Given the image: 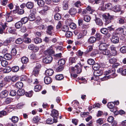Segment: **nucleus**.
I'll return each instance as SVG.
<instances>
[{
    "mask_svg": "<svg viewBox=\"0 0 126 126\" xmlns=\"http://www.w3.org/2000/svg\"><path fill=\"white\" fill-rule=\"evenodd\" d=\"M28 20V19L27 17H25L21 19V22L23 24H25L27 22Z\"/></svg>",
    "mask_w": 126,
    "mask_h": 126,
    "instance_id": "nucleus-50",
    "label": "nucleus"
},
{
    "mask_svg": "<svg viewBox=\"0 0 126 126\" xmlns=\"http://www.w3.org/2000/svg\"><path fill=\"white\" fill-rule=\"evenodd\" d=\"M32 93L33 91H31L28 92H26L25 93V95L27 96L30 97L32 96Z\"/></svg>",
    "mask_w": 126,
    "mask_h": 126,
    "instance_id": "nucleus-52",
    "label": "nucleus"
},
{
    "mask_svg": "<svg viewBox=\"0 0 126 126\" xmlns=\"http://www.w3.org/2000/svg\"><path fill=\"white\" fill-rule=\"evenodd\" d=\"M51 115L52 117H56L58 116V111L55 110L53 109L52 111Z\"/></svg>",
    "mask_w": 126,
    "mask_h": 126,
    "instance_id": "nucleus-22",
    "label": "nucleus"
},
{
    "mask_svg": "<svg viewBox=\"0 0 126 126\" xmlns=\"http://www.w3.org/2000/svg\"><path fill=\"white\" fill-rule=\"evenodd\" d=\"M70 28L72 29H74L76 28V25L74 23H72L69 25Z\"/></svg>",
    "mask_w": 126,
    "mask_h": 126,
    "instance_id": "nucleus-62",
    "label": "nucleus"
},
{
    "mask_svg": "<svg viewBox=\"0 0 126 126\" xmlns=\"http://www.w3.org/2000/svg\"><path fill=\"white\" fill-rule=\"evenodd\" d=\"M100 67L99 65L97 63H96L94 64L92 66V68L94 70H97Z\"/></svg>",
    "mask_w": 126,
    "mask_h": 126,
    "instance_id": "nucleus-43",
    "label": "nucleus"
},
{
    "mask_svg": "<svg viewBox=\"0 0 126 126\" xmlns=\"http://www.w3.org/2000/svg\"><path fill=\"white\" fill-rule=\"evenodd\" d=\"M37 3L38 5L42 7L44 5L45 2L43 0H38L37 2Z\"/></svg>",
    "mask_w": 126,
    "mask_h": 126,
    "instance_id": "nucleus-32",
    "label": "nucleus"
},
{
    "mask_svg": "<svg viewBox=\"0 0 126 126\" xmlns=\"http://www.w3.org/2000/svg\"><path fill=\"white\" fill-rule=\"evenodd\" d=\"M4 79L5 81L10 82L11 80V77L10 76H6L5 78Z\"/></svg>",
    "mask_w": 126,
    "mask_h": 126,
    "instance_id": "nucleus-58",
    "label": "nucleus"
},
{
    "mask_svg": "<svg viewBox=\"0 0 126 126\" xmlns=\"http://www.w3.org/2000/svg\"><path fill=\"white\" fill-rule=\"evenodd\" d=\"M95 21L97 25L100 26H102L103 25V23L102 20L101 19L99 18H96Z\"/></svg>",
    "mask_w": 126,
    "mask_h": 126,
    "instance_id": "nucleus-21",
    "label": "nucleus"
},
{
    "mask_svg": "<svg viewBox=\"0 0 126 126\" xmlns=\"http://www.w3.org/2000/svg\"><path fill=\"white\" fill-rule=\"evenodd\" d=\"M77 11L76 9L74 8H71L68 11L69 13L72 16H75L76 14Z\"/></svg>",
    "mask_w": 126,
    "mask_h": 126,
    "instance_id": "nucleus-10",
    "label": "nucleus"
},
{
    "mask_svg": "<svg viewBox=\"0 0 126 126\" xmlns=\"http://www.w3.org/2000/svg\"><path fill=\"white\" fill-rule=\"evenodd\" d=\"M87 33L86 31L85 30H83L80 32L78 36V38L80 39L83 37Z\"/></svg>",
    "mask_w": 126,
    "mask_h": 126,
    "instance_id": "nucleus-15",
    "label": "nucleus"
},
{
    "mask_svg": "<svg viewBox=\"0 0 126 126\" xmlns=\"http://www.w3.org/2000/svg\"><path fill=\"white\" fill-rule=\"evenodd\" d=\"M65 62V60L63 59H61L58 62V63L59 65L60 66H62L64 65Z\"/></svg>",
    "mask_w": 126,
    "mask_h": 126,
    "instance_id": "nucleus-38",
    "label": "nucleus"
},
{
    "mask_svg": "<svg viewBox=\"0 0 126 126\" xmlns=\"http://www.w3.org/2000/svg\"><path fill=\"white\" fill-rule=\"evenodd\" d=\"M33 6V3L31 2H29L26 4V6L28 9L32 8Z\"/></svg>",
    "mask_w": 126,
    "mask_h": 126,
    "instance_id": "nucleus-28",
    "label": "nucleus"
},
{
    "mask_svg": "<svg viewBox=\"0 0 126 126\" xmlns=\"http://www.w3.org/2000/svg\"><path fill=\"white\" fill-rule=\"evenodd\" d=\"M9 44L13 43L15 41V39L14 37H10L7 39Z\"/></svg>",
    "mask_w": 126,
    "mask_h": 126,
    "instance_id": "nucleus-51",
    "label": "nucleus"
},
{
    "mask_svg": "<svg viewBox=\"0 0 126 126\" xmlns=\"http://www.w3.org/2000/svg\"><path fill=\"white\" fill-rule=\"evenodd\" d=\"M1 64L2 66L5 67L8 65V62L6 60H3L1 61Z\"/></svg>",
    "mask_w": 126,
    "mask_h": 126,
    "instance_id": "nucleus-46",
    "label": "nucleus"
},
{
    "mask_svg": "<svg viewBox=\"0 0 126 126\" xmlns=\"http://www.w3.org/2000/svg\"><path fill=\"white\" fill-rule=\"evenodd\" d=\"M3 57L5 59L7 60H10L12 58V56L9 53L5 54L3 56Z\"/></svg>",
    "mask_w": 126,
    "mask_h": 126,
    "instance_id": "nucleus-26",
    "label": "nucleus"
},
{
    "mask_svg": "<svg viewBox=\"0 0 126 126\" xmlns=\"http://www.w3.org/2000/svg\"><path fill=\"white\" fill-rule=\"evenodd\" d=\"M54 51L52 50V47H50L49 49H48L44 52L45 54L49 55H52L54 54Z\"/></svg>",
    "mask_w": 126,
    "mask_h": 126,
    "instance_id": "nucleus-8",
    "label": "nucleus"
},
{
    "mask_svg": "<svg viewBox=\"0 0 126 126\" xmlns=\"http://www.w3.org/2000/svg\"><path fill=\"white\" fill-rule=\"evenodd\" d=\"M68 1L67 0H64L63 3V8L64 10H66L68 9Z\"/></svg>",
    "mask_w": 126,
    "mask_h": 126,
    "instance_id": "nucleus-20",
    "label": "nucleus"
},
{
    "mask_svg": "<svg viewBox=\"0 0 126 126\" xmlns=\"http://www.w3.org/2000/svg\"><path fill=\"white\" fill-rule=\"evenodd\" d=\"M19 69V67L17 66H15L12 68V70L14 72L18 71Z\"/></svg>",
    "mask_w": 126,
    "mask_h": 126,
    "instance_id": "nucleus-42",
    "label": "nucleus"
},
{
    "mask_svg": "<svg viewBox=\"0 0 126 126\" xmlns=\"http://www.w3.org/2000/svg\"><path fill=\"white\" fill-rule=\"evenodd\" d=\"M112 10L115 12L119 11L121 10L120 6L118 5H116L112 9Z\"/></svg>",
    "mask_w": 126,
    "mask_h": 126,
    "instance_id": "nucleus-23",
    "label": "nucleus"
},
{
    "mask_svg": "<svg viewBox=\"0 0 126 126\" xmlns=\"http://www.w3.org/2000/svg\"><path fill=\"white\" fill-rule=\"evenodd\" d=\"M53 27L51 25L48 26L47 30V33L50 35H53L54 34Z\"/></svg>",
    "mask_w": 126,
    "mask_h": 126,
    "instance_id": "nucleus-5",
    "label": "nucleus"
},
{
    "mask_svg": "<svg viewBox=\"0 0 126 126\" xmlns=\"http://www.w3.org/2000/svg\"><path fill=\"white\" fill-rule=\"evenodd\" d=\"M111 41L112 42L114 43H116L119 41V39L116 34L113 35Z\"/></svg>",
    "mask_w": 126,
    "mask_h": 126,
    "instance_id": "nucleus-11",
    "label": "nucleus"
},
{
    "mask_svg": "<svg viewBox=\"0 0 126 126\" xmlns=\"http://www.w3.org/2000/svg\"><path fill=\"white\" fill-rule=\"evenodd\" d=\"M6 21L9 22L13 20V18L11 16L10 13H7L6 15Z\"/></svg>",
    "mask_w": 126,
    "mask_h": 126,
    "instance_id": "nucleus-17",
    "label": "nucleus"
},
{
    "mask_svg": "<svg viewBox=\"0 0 126 126\" xmlns=\"http://www.w3.org/2000/svg\"><path fill=\"white\" fill-rule=\"evenodd\" d=\"M77 58L74 57H70L69 59V62L70 63L72 64L73 63H75L76 62Z\"/></svg>",
    "mask_w": 126,
    "mask_h": 126,
    "instance_id": "nucleus-35",
    "label": "nucleus"
},
{
    "mask_svg": "<svg viewBox=\"0 0 126 126\" xmlns=\"http://www.w3.org/2000/svg\"><path fill=\"white\" fill-rule=\"evenodd\" d=\"M102 71H100L99 70H95L94 72V77H96V76H99L102 74Z\"/></svg>",
    "mask_w": 126,
    "mask_h": 126,
    "instance_id": "nucleus-19",
    "label": "nucleus"
},
{
    "mask_svg": "<svg viewBox=\"0 0 126 126\" xmlns=\"http://www.w3.org/2000/svg\"><path fill=\"white\" fill-rule=\"evenodd\" d=\"M50 9V7L47 6H44L43 8V9L39 12V13L43 15H46L47 13V11Z\"/></svg>",
    "mask_w": 126,
    "mask_h": 126,
    "instance_id": "nucleus-3",
    "label": "nucleus"
},
{
    "mask_svg": "<svg viewBox=\"0 0 126 126\" xmlns=\"http://www.w3.org/2000/svg\"><path fill=\"white\" fill-rule=\"evenodd\" d=\"M95 62L93 59H88L87 61V63L88 64L90 65H93L94 63Z\"/></svg>",
    "mask_w": 126,
    "mask_h": 126,
    "instance_id": "nucleus-48",
    "label": "nucleus"
},
{
    "mask_svg": "<svg viewBox=\"0 0 126 126\" xmlns=\"http://www.w3.org/2000/svg\"><path fill=\"white\" fill-rule=\"evenodd\" d=\"M102 52L103 54L107 55L109 58L110 57V50L106 49L105 50L103 51Z\"/></svg>",
    "mask_w": 126,
    "mask_h": 126,
    "instance_id": "nucleus-31",
    "label": "nucleus"
},
{
    "mask_svg": "<svg viewBox=\"0 0 126 126\" xmlns=\"http://www.w3.org/2000/svg\"><path fill=\"white\" fill-rule=\"evenodd\" d=\"M79 65H76L74 67L71 68V70L72 72L76 73L77 74L80 73L81 71L82 65L80 63H78Z\"/></svg>",
    "mask_w": 126,
    "mask_h": 126,
    "instance_id": "nucleus-2",
    "label": "nucleus"
},
{
    "mask_svg": "<svg viewBox=\"0 0 126 126\" xmlns=\"http://www.w3.org/2000/svg\"><path fill=\"white\" fill-rule=\"evenodd\" d=\"M63 23V22L61 21H59L56 26L57 29H59L61 27Z\"/></svg>",
    "mask_w": 126,
    "mask_h": 126,
    "instance_id": "nucleus-55",
    "label": "nucleus"
},
{
    "mask_svg": "<svg viewBox=\"0 0 126 126\" xmlns=\"http://www.w3.org/2000/svg\"><path fill=\"white\" fill-rule=\"evenodd\" d=\"M41 86L40 85H37L35 86L34 88V90L36 92L39 91L41 89Z\"/></svg>",
    "mask_w": 126,
    "mask_h": 126,
    "instance_id": "nucleus-41",
    "label": "nucleus"
},
{
    "mask_svg": "<svg viewBox=\"0 0 126 126\" xmlns=\"http://www.w3.org/2000/svg\"><path fill=\"white\" fill-rule=\"evenodd\" d=\"M28 59L26 57H23L21 59V62L23 63H27L28 62Z\"/></svg>",
    "mask_w": 126,
    "mask_h": 126,
    "instance_id": "nucleus-34",
    "label": "nucleus"
},
{
    "mask_svg": "<svg viewBox=\"0 0 126 126\" xmlns=\"http://www.w3.org/2000/svg\"><path fill=\"white\" fill-rule=\"evenodd\" d=\"M11 70L12 69L11 67L9 66H8L4 69L3 71L5 73H8L10 72Z\"/></svg>",
    "mask_w": 126,
    "mask_h": 126,
    "instance_id": "nucleus-40",
    "label": "nucleus"
},
{
    "mask_svg": "<svg viewBox=\"0 0 126 126\" xmlns=\"http://www.w3.org/2000/svg\"><path fill=\"white\" fill-rule=\"evenodd\" d=\"M22 24L21 22L19 21L15 24V26L16 28H20L22 26Z\"/></svg>",
    "mask_w": 126,
    "mask_h": 126,
    "instance_id": "nucleus-30",
    "label": "nucleus"
},
{
    "mask_svg": "<svg viewBox=\"0 0 126 126\" xmlns=\"http://www.w3.org/2000/svg\"><path fill=\"white\" fill-rule=\"evenodd\" d=\"M65 22L66 25L69 26V25L72 23V20L71 19L69 18L66 20Z\"/></svg>",
    "mask_w": 126,
    "mask_h": 126,
    "instance_id": "nucleus-56",
    "label": "nucleus"
},
{
    "mask_svg": "<svg viewBox=\"0 0 126 126\" xmlns=\"http://www.w3.org/2000/svg\"><path fill=\"white\" fill-rule=\"evenodd\" d=\"M39 73V69L35 68L34 70L33 71V73L34 74V75L35 76H36Z\"/></svg>",
    "mask_w": 126,
    "mask_h": 126,
    "instance_id": "nucleus-54",
    "label": "nucleus"
},
{
    "mask_svg": "<svg viewBox=\"0 0 126 126\" xmlns=\"http://www.w3.org/2000/svg\"><path fill=\"white\" fill-rule=\"evenodd\" d=\"M110 73V71L109 70L108 71H106L105 72V74L106 76L104 77L101 78V79L102 81H104L107 80L108 79H109L110 78V76H107Z\"/></svg>",
    "mask_w": 126,
    "mask_h": 126,
    "instance_id": "nucleus-9",
    "label": "nucleus"
},
{
    "mask_svg": "<svg viewBox=\"0 0 126 126\" xmlns=\"http://www.w3.org/2000/svg\"><path fill=\"white\" fill-rule=\"evenodd\" d=\"M119 103V102L118 101L116 102H111V111L115 115L118 114V111L116 109L114 106L115 104L118 105Z\"/></svg>",
    "mask_w": 126,
    "mask_h": 126,
    "instance_id": "nucleus-1",
    "label": "nucleus"
},
{
    "mask_svg": "<svg viewBox=\"0 0 126 126\" xmlns=\"http://www.w3.org/2000/svg\"><path fill=\"white\" fill-rule=\"evenodd\" d=\"M108 47L107 44L105 43H102L99 45V48L100 50L103 51L106 50V48Z\"/></svg>",
    "mask_w": 126,
    "mask_h": 126,
    "instance_id": "nucleus-13",
    "label": "nucleus"
},
{
    "mask_svg": "<svg viewBox=\"0 0 126 126\" xmlns=\"http://www.w3.org/2000/svg\"><path fill=\"white\" fill-rule=\"evenodd\" d=\"M111 124L112 126H116L117 122L116 121L114 120V118L112 116H111Z\"/></svg>",
    "mask_w": 126,
    "mask_h": 126,
    "instance_id": "nucleus-25",
    "label": "nucleus"
},
{
    "mask_svg": "<svg viewBox=\"0 0 126 126\" xmlns=\"http://www.w3.org/2000/svg\"><path fill=\"white\" fill-rule=\"evenodd\" d=\"M106 15H104L103 18L105 20V25H107L109 24L110 22V19L109 18L110 16V15L109 13L107 14Z\"/></svg>",
    "mask_w": 126,
    "mask_h": 126,
    "instance_id": "nucleus-6",
    "label": "nucleus"
},
{
    "mask_svg": "<svg viewBox=\"0 0 126 126\" xmlns=\"http://www.w3.org/2000/svg\"><path fill=\"white\" fill-rule=\"evenodd\" d=\"M28 19V20L30 21H33L35 19V15L33 14H31L29 16Z\"/></svg>",
    "mask_w": 126,
    "mask_h": 126,
    "instance_id": "nucleus-24",
    "label": "nucleus"
},
{
    "mask_svg": "<svg viewBox=\"0 0 126 126\" xmlns=\"http://www.w3.org/2000/svg\"><path fill=\"white\" fill-rule=\"evenodd\" d=\"M95 38L94 37H91L88 40L89 42L91 43L94 42L96 41Z\"/></svg>",
    "mask_w": 126,
    "mask_h": 126,
    "instance_id": "nucleus-33",
    "label": "nucleus"
},
{
    "mask_svg": "<svg viewBox=\"0 0 126 126\" xmlns=\"http://www.w3.org/2000/svg\"><path fill=\"white\" fill-rule=\"evenodd\" d=\"M16 94V92L15 90H12L10 92V94L12 96H14Z\"/></svg>",
    "mask_w": 126,
    "mask_h": 126,
    "instance_id": "nucleus-64",
    "label": "nucleus"
},
{
    "mask_svg": "<svg viewBox=\"0 0 126 126\" xmlns=\"http://www.w3.org/2000/svg\"><path fill=\"white\" fill-rule=\"evenodd\" d=\"M11 54L13 56L15 55L16 54V50L15 48H13L11 50Z\"/></svg>",
    "mask_w": 126,
    "mask_h": 126,
    "instance_id": "nucleus-63",
    "label": "nucleus"
},
{
    "mask_svg": "<svg viewBox=\"0 0 126 126\" xmlns=\"http://www.w3.org/2000/svg\"><path fill=\"white\" fill-rule=\"evenodd\" d=\"M28 48L30 50H32L35 52L38 51L39 49L38 47H35L33 44H31L29 45L28 46Z\"/></svg>",
    "mask_w": 126,
    "mask_h": 126,
    "instance_id": "nucleus-7",
    "label": "nucleus"
},
{
    "mask_svg": "<svg viewBox=\"0 0 126 126\" xmlns=\"http://www.w3.org/2000/svg\"><path fill=\"white\" fill-rule=\"evenodd\" d=\"M56 79L58 80H62L63 78V77L62 74H59L57 75L56 76Z\"/></svg>",
    "mask_w": 126,
    "mask_h": 126,
    "instance_id": "nucleus-36",
    "label": "nucleus"
},
{
    "mask_svg": "<svg viewBox=\"0 0 126 126\" xmlns=\"http://www.w3.org/2000/svg\"><path fill=\"white\" fill-rule=\"evenodd\" d=\"M84 16V19L85 21L88 22L90 21V18L89 16L85 15Z\"/></svg>",
    "mask_w": 126,
    "mask_h": 126,
    "instance_id": "nucleus-49",
    "label": "nucleus"
},
{
    "mask_svg": "<svg viewBox=\"0 0 126 126\" xmlns=\"http://www.w3.org/2000/svg\"><path fill=\"white\" fill-rule=\"evenodd\" d=\"M24 39L22 38H19L16 40V43L19 44L22 43L24 41Z\"/></svg>",
    "mask_w": 126,
    "mask_h": 126,
    "instance_id": "nucleus-37",
    "label": "nucleus"
},
{
    "mask_svg": "<svg viewBox=\"0 0 126 126\" xmlns=\"http://www.w3.org/2000/svg\"><path fill=\"white\" fill-rule=\"evenodd\" d=\"M117 55L116 48L113 46L111 47V55L115 56Z\"/></svg>",
    "mask_w": 126,
    "mask_h": 126,
    "instance_id": "nucleus-16",
    "label": "nucleus"
},
{
    "mask_svg": "<svg viewBox=\"0 0 126 126\" xmlns=\"http://www.w3.org/2000/svg\"><path fill=\"white\" fill-rule=\"evenodd\" d=\"M44 80L45 83L46 84H49L52 81V79L51 78L48 76L45 77Z\"/></svg>",
    "mask_w": 126,
    "mask_h": 126,
    "instance_id": "nucleus-12",
    "label": "nucleus"
},
{
    "mask_svg": "<svg viewBox=\"0 0 126 126\" xmlns=\"http://www.w3.org/2000/svg\"><path fill=\"white\" fill-rule=\"evenodd\" d=\"M54 73V71L52 69H48L46 71V74L49 76H52Z\"/></svg>",
    "mask_w": 126,
    "mask_h": 126,
    "instance_id": "nucleus-18",
    "label": "nucleus"
},
{
    "mask_svg": "<svg viewBox=\"0 0 126 126\" xmlns=\"http://www.w3.org/2000/svg\"><path fill=\"white\" fill-rule=\"evenodd\" d=\"M11 99L10 98H6L4 102L6 104H9L11 102Z\"/></svg>",
    "mask_w": 126,
    "mask_h": 126,
    "instance_id": "nucleus-60",
    "label": "nucleus"
},
{
    "mask_svg": "<svg viewBox=\"0 0 126 126\" xmlns=\"http://www.w3.org/2000/svg\"><path fill=\"white\" fill-rule=\"evenodd\" d=\"M25 92L24 90L19 89L17 91V94L19 96H22L24 94Z\"/></svg>",
    "mask_w": 126,
    "mask_h": 126,
    "instance_id": "nucleus-27",
    "label": "nucleus"
},
{
    "mask_svg": "<svg viewBox=\"0 0 126 126\" xmlns=\"http://www.w3.org/2000/svg\"><path fill=\"white\" fill-rule=\"evenodd\" d=\"M11 120L13 123H16L18 121V118L17 117L14 116L12 117Z\"/></svg>",
    "mask_w": 126,
    "mask_h": 126,
    "instance_id": "nucleus-44",
    "label": "nucleus"
},
{
    "mask_svg": "<svg viewBox=\"0 0 126 126\" xmlns=\"http://www.w3.org/2000/svg\"><path fill=\"white\" fill-rule=\"evenodd\" d=\"M54 18L55 20H58L61 19V16L60 14L56 13L54 16Z\"/></svg>",
    "mask_w": 126,
    "mask_h": 126,
    "instance_id": "nucleus-45",
    "label": "nucleus"
},
{
    "mask_svg": "<svg viewBox=\"0 0 126 126\" xmlns=\"http://www.w3.org/2000/svg\"><path fill=\"white\" fill-rule=\"evenodd\" d=\"M72 33L69 31H67L65 33V36L67 37H70L72 35Z\"/></svg>",
    "mask_w": 126,
    "mask_h": 126,
    "instance_id": "nucleus-61",
    "label": "nucleus"
},
{
    "mask_svg": "<svg viewBox=\"0 0 126 126\" xmlns=\"http://www.w3.org/2000/svg\"><path fill=\"white\" fill-rule=\"evenodd\" d=\"M108 32L107 29L106 28H103L101 30V32L104 34H106Z\"/></svg>",
    "mask_w": 126,
    "mask_h": 126,
    "instance_id": "nucleus-59",
    "label": "nucleus"
},
{
    "mask_svg": "<svg viewBox=\"0 0 126 126\" xmlns=\"http://www.w3.org/2000/svg\"><path fill=\"white\" fill-rule=\"evenodd\" d=\"M120 50L121 52L123 53H126V46H123L120 49Z\"/></svg>",
    "mask_w": 126,
    "mask_h": 126,
    "instance_id": "nucleus-53",
    "label": "nucleus"
},
{
    "mask_svg": "<svg viewBox=\"0 0 126 126\" xmlns=\"http://www.w3.org/2000/svg\"><path fill=\"white\" fill-rule=\"evenodd\" d=\"M123 32V29L121 28H119L116 30V32L119 34L122 33Z\"/></svg>",
    "mask_w": 126,
    "mask_h": 126,
    "instance_id": "nucleus-57",
    "label": "nucleus"
},
{
    "mask_svg": "<svg viewBox=\"0 0 126 126\" xmlns=\"http://www.w3.org/2000/svg\"><path fill=\"white\" fill-rule=\"evenodd\" d=\"M16 86L17 88L20 89L23 87V84L21 82H18L16 83Z\"/></svg>",
    "mask_w": 126,
    "mask_h": 126,
    "instance_id": "nucleus-29",
    "label": "nucleus"
},
{
    "mask_svg": "<svg viewBox=\"0 0 126 126\" xmlns=\"http://www.w3.org/2000/svg\"><path fill=\"white\" fill-rule=\"evenodd\" d=\"M117 71L121 72L123 75H126V69L123 70L122 68H119L118 70Z\"/></svg>",
    "mask_w": 126,
    "mask_h": 126,
    "instance_id": "nucleus-39",
    "label": "nucleus"
},
{
    "mask_svg": "<svg viewBox=\"0 0 126 126\" xmlns=\"http://www.w3.org/2000/svg\"><path fill=\"white\" fill-rule=\"evenodd\" d=\"M52 58L50 55H47V57L43 60V62L45 63H50L52 61Z\"/></svg>",
    "mask_w": 126,
    "mask_h": 126,
    "instance_id": "nucleus-4",
    "label": "nucleus"
},
{
    "mask_svg": "<svg viewBox=\"0 0 126 126\" xmlns=\"http://www.w3.org/2000/svg\"><path fill=\"white\" fill-rule=\"evenodd\" d=\"M35 43L36 44L41 43L42 41V40L40 38H36L34 39Z\"/></svg>",
    "mask_w": 126,
    "mask_h": 126,
    "instance_id": "nucleus-47",
    "label": "nucleus"
},
{
    "mask_svg": "<svg viewBox=\"0 0 126 126\" xmlns=\"http://www.w3.org/2000/svg\"><path fill=\"white\" fill-rule=\"evenodd\" d=\"M8 94V93L7 90L2 91L0 94V97L2 98L5 97L7 96Z\"/></svg>",
    "mask_w": 126,
    "mask_h": 126,
    "instance_id": "nucleus-14",
    "label": "nucleus"
}]
</instances>
